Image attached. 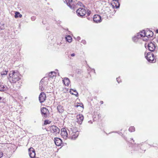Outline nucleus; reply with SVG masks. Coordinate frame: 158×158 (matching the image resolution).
I'll return each instance as SVG.
<instances>
[{"label": "nucleus", "instance_id": "f257e3e1", "mask_svg": "<svg viewBox=\"0 0 158 158\" xmlns=\"http://www.w3.org/2000/svg\"><path fill=\"white\" fill-rule=\"evenodd\" d=\"M21 76V75L18 72L13 71L11 73H10L9 74L10 77L9 79L10 80V82L13 83H15L20 79V76Z\"/></svg>", "mask_w": 158, "mask_h": 158}, {"label": "nucleus", "instance_id": "f03ea898", "mask_svg": "<svg viewBox=\"0 0 158 158\" xmlns=\"http://www.w3.org/2000/svg\"><path fill=\"white\" fill-rule=\"evenodd\" d=\"M156 53H152L151 52L147 53L146 52H145V57L147 60L150 62L154 63L156 62V59L155 60V57L154 56L155 55V57L157 56L156 55Z\"/></svg>", "mask_w": 158, "mask_h": 158}, {"label": "nucleus", "instance_id": "7ed1b4c3", "mask_svg": "<svg viewBox=\"0 0 158 158\" xmlns=\"http://www.w3.org/2000/svg\"><path fill=\"white\" fill-rule=\"evenodd\" d=\"M42 116L44 118H46L49 115V112L48 110L45 107L41 108L40 109Z\"/></svg>", "mask_w": 158, "mask_h": 158}, {"label": "nucleus", "instance_id": "20e7f679", "mask_svg": "<svg viewBox=\"0 0 158 158\" xmlns=\"http://www.w3.org/2000/svg\"><path fill=\"white\" fill-rule=\"evenodd\" d=\"M148 47L149 50L152 52H154L155 53H157L156 49V46L155 44L152 42L149 43L148 45Z\"/></svg>", "mask_w": 158, "mask_h": 158}, {"label": "nucleus", "instance_id": "39448f33", "mask_svg": "<svg viewBox=\"0 0 158 158\" xmlns=\"http://www.w3.org/2000/svg\"><path fill=\"white\" fill-rule=\"evenodd\" d=\"M48 79V78L47 77H44L43 78L41 81H40V83L42 84L41 86V88L40 89L41 90L43 91L44 89V87L45 85L47 84V82Z\"/></svg>", "mask_w": 158, "mask_h": 158}, {"label": "nucleus", "instance_id": "423d86ee", "mask_svg": "<svg viewBox=\"0 0 158 158\" xmlns=\"http://www.w3.org/2000/svg\"><path fill=\"white\" fill-rule=\"evenodd\" d=\"M79 134L78 131L73 132L72 130L69 131V138L72 139L74 140L77 138Z\"/></svg>", "mask_w": 158, "mask_h": 158}, {"label": "nucleus", "instance_id": "0eeeda50", "mask_svg": "<svg viewBox=\"0 0 158 158\" xmlns=\"http://www.w3.org/2000/svg\"><path fill=\"white\" fill-rule=\"evenodd\" d=\"M76 12L78 16L82 17L86 14V11L84 9L80 8L77 10Z\"/></svg>", "mask_w": 158, "mask_h": 158}, {"label": "nucleus", "instance_id": "6e6552de", "mask_svg": "<svg viewBox=\"0 0 158 158\" xmlns=\"http://www.w3.org/2000/svg\"><path fill=\"white\" fill-rule=\"evenodd\" d=\"M50 129L51 132L55 135L59 134L60 131V129L54 125L50 127Z\"/></svg>", "mask_w": 158, "mask_h": 158}, {"label": "nucleus", "instance_id": "1a4fd4ad", "mask_svg": "<svg viewBox=\"0 0 158 158\" xmlns=\"http://www.w3.org/2000/svg\"><path fill=\"white\" fill-rule=\"evenodd\" d=\"M28 153L30 156L31 158H34L35 154L34 149L32 147L28 149Z\"/></svg>", "mask_w": 158, "mask_h": 158}, {"label": "nucleus", "instance_id": "9d476101", "mask_svg": "<svg viewBox=\"0 0 158 158\" xmlns=\"http://www.w3.org/2000/svg\"><path fill=\"white\" fill-rule=\"evenodd\" d=\"M84 119V117L82 114H79L77 116V122L81 124Z\"/></svg>", "mask_w": 158, "mask_h": 158}, {"label": "nucleus", "instance_id": "9b49d317", "mask_svg": "<svg viewBox=\"0 0 158 158\" xmlns=\"http://www.w3.org/2000/svg\"><path fill=\"white\" fill-rule=\"evenodd\" d=\"M93 20L96 23H100L101 22V17L99 15H95L94 16Z\"/></svg>", "mask_w": 158, "mask_h": 158}, {"label": "nucleus", "instance_id": "f8f14e48", "mask_svg": "<svg viewBox=\"0 0 158 158\" xmlns=\"http://www.w3.org/2000/svg\"><path fill=\"white\" fill-rule=\"evenodd\" d=\"M61 135L64 139H66L67 138L68 134L65 128H63L61 129Z\"/></svg>", "mask_w": 158, "mask_h": 158}, {"label": "nucleus", "instance_id": "ddd939ff", "mask_svg": "<svg viewBox=\"0 0 158 158\" xmlns=\"http://www.w3.org/2000/svg\"><path fill=\"white\" fill-rule=\"evenodd\" d=\"M147 32H145L144 30L140 32L137 34V38L138 39H140L142 37H145L147 36Z\"/></svg>", "mask_w": 158, "mask_h": 158}, {"label": "nucleus", "instance_id": "4468645a", "mask_svg": "<svg viewBox=\"0 0 158 158\" xmlns=\"http://www.w3.org/2000/svg\"><path fill=\"white\" fill-rule=\"evenodd\" d=\"M54 142L55 144L58 146H60L62 144V140L60 138H55Z\"/></svg>", "mask_w": 158, "mask_h": 158}, {"label": "nucleus", "instance_id": "2eb2a0df", "mask_svg": "<svg viewBox=\"0 0 158 158\" xmlns=\"http://www.w3.org/2000/svg\"><path fill=\"white\" fill-rule=\"evenodd\" d=\"M118 0H114L111 2V4L113 8H115L117 9L119 8L120 4L118 2Z\"/></svg>", "mask_w": 158, "mask_h": 158}, {"label": "nucleus", "instance_id": "dca6fc26", "mask_svg": "<svg viewBox=\"0 0 158 158\" xmlns=\"http://www.w3.org/2000/svg\"><path fill=\"white\" fill-rule=\"evenodd\" d=\"M46 96L44 93H41L40 94V103L44 102L46 99Z\"/></svg>", "mask_w": 158, "mask_h": 158}, {"label": "nucleus", "instance_id": "f3484780", "mask_svg": "<svg viewBox=\"0 0 158 158\" xmlns=\"http://www.w3.org/2000/svg\"><path fill=\"white\" fill-rule=\"evenodd\" d=\"M56 73L55 72H51L49 73L48 76L49 78L53 79L56 77Z\"/></svg>", "mask_w": 158, "mask_h": 158}, {"label": "nucleus", "instance_id": "a211bd4d", "mask_svg": "<svg viewBox=\"0 0 158 158\" xmlns=\"http://www.w3.org/2000/svg\"><path fill=\"white\" fill-rule=\"evenodd\" d=\"M64 84L66 86H68L70 83V81L68 78L65 77L63 80Z\"/></svg>", "mask_w": 158, "mask_h": 158}, {"label": "nucleus", "instance_id": "6ab92c4d", "mask_svg": "<svg viewBox=\"0 0 158 158\" xmlns=\"http://www.w3.org/2000/svg\"><path fill=\"white\" fill-rule=\"evenodd\" d=\"M8 88L6 85H0V91H4L8 90Z\"/></svg>", "mask_w": 158, "mask_h": 158}, {"label": "nucleus", "instance_id": "aec40b11", "mask_svg": "<svg viewBox=\"0 0 158 158\" xmlns=\"http://www.w3.org/2000/svg\"><path fill=\"white\" fill-rule=\"evenodd\" d=\"M72 2V0H64V2L66 3L67 5L69 6L71 8H72L71 4Z\"/></svg>", "mask_w": 158, "mask_h": 158}, {"label": "nucleus", "instance_id": "412c9836", "mask_svg": "<svg viewBox=\"0 0 158 158\" xmlns=\"http://www.w3.org/2000/svg\"><path fill=\"white\" fill-rule=\"evenodd\" d=\"M57 109L60 113H62L64 111L63 106L60 105H59L57 106Z\"/></svg>", "mask_w": 158, "mask_h": 158}, {"label": "nucleus", "instance_id": "4be33fe9", "mask_svg": "<svg viewBox=\"0 0 158 158\" xmlns=\"http://www.w3.org/2000/svg\"><path fill=\"white\" fill-rule=\"evenodd\" d=\"M22 15L18 11H16L15 13V18H17L18 17L21 18Z\"/></svg>", "mask_w": 158, "mask_h": 158}, {"label": "nucleus", "instance_id": "5701e85b", "mask_svg": "<svg viewBox=\"0 0 158 158\" xmlns=\"http://www.w3.org/2000/svg\"><path fill=\"white\" fill-rule=\"evenodd\" d=\"M65 39L66 41L70 43L72 41V38L70 35H68L67 36L65 37Z\"/></svg>", "mask_w": 158, "mask_h": 158}, {"label": "nucleus", "instance_id": "b1692460", "mask_svg": "<svg viewBox=\"0 0 158 158\" xmlns=\"http://www.w3.org/2000/svg\"><path fill=\"white\" fill-rule=\"evenodd\" d=\"M8 71H6V70L2 71L1 72V74L2 76L6 75L7 74Z\"/></svg>", "mask_w": 158, "mask_h": 158}, {"label": "nucleus", "instance_id": "393cba45", "mask_svg": "<svg viewBox=\"0 0 158 158\" xmlns=\"http://www.w3.org/2000/svg\"><path fill=\"white\" fill-rule=\"evenodd\" d=\"M135 128L133 127H131L129 129V131L130 132H132L135 131Z\"/></svg>", "mask_w": 158, "mask_h": 158}, {"label": "nucleus", "instance_id": "a878e982", "mask_svg": "<svg viewBox=\"0 0 158 158\" xmlns=\"http://www.w3.org/2000/svg\"><path fill=\"white\" fill-rule=\"evenodd\" d=\"M70 90H72L75 93L74 94V95H75L77 97L78 96V93L77 91L76 90L74 89H70Z\"/></svg>", "mask_w": 158, "mask_h": 158}, {"label": "nucleus", "instance_id": "bb28decb", "mask_svg": "<svg viewBox=\"0 0 158 158\" xmlns=\"http://www.w3.org/2000/svg\"><path fill=\"white\" fill-rule=\"evenodd\" d=\"M137 38V35L133 37L132 38V40H133L135 42H136L137 41L138 39Z\"/></svg>", "mask_w": 158, "mask_h": 158}, {"label": "nucleus", "instance_id": "cd10ccee", "mask_svg": "<svg viewBox=\"0 0 158 158\" xmlns=\"http://www.w3.org/2000/svg\"><path fill=\"white\" fill-rule=\"evenodd\" d=\"M51 123V121H50L49 120H45L44 121V124L47 125L48 124L50 123Z\"/></svg>", "mask_w": 158, "mask_h": 158}, {"label": "nucleus", "instance_id": "c85d7f7f", "mask_svg": "<svg viewBox=\"0 0 158 158\" xmlns=\"http://www.w3.org/2000/svg\"><path fill=\"white\" fill-rule=\"evenodd\" d=\"M149 32L150 33V34L147 35V37L148 38L149 37H152L153 35V33L152 31H149Z\"/></svg>", "mask_w": 158, "mask_h": 158}, {"label": "nucleus", "instance_id": "c756f323", "mask_svg": "<svg viewBox=\"0 0 158 158\" xmlns=\"http://www.w3.org/2000/svg\"><path fill=\"white\" fill-rule=\"evenodd\" d=\"M91 11H90V10H88L86 11V13L87 15L88 16H89L90 15V14H91Z\"/></svg>", "mask_w": 158, "mask_h": 158}, {"label": "nucleus", "instance_id": "7c9ffc66", "mask_svg": "<svg viewBox=\"0 0 158 158\" xmlns=\"http://www.w3.org/2000/svg\"><path fill=\"white\" fill-rule=\"evenodd\" d=\"M116 80L118 83H119L121 81V80L119 77L118 78H116Z\"/></svg>", "mask_w": 158, "mask_h": 158}, {"label": "nucleus", "instance_id": "2f4dec72", "mask_svg": "<svg viewBox=\"0 0 158 158\" xmlns=\"http://www.w3.org/2000/svg\"><path fill=\"white\" fill-rule=\"evenodd\" d=\"M35 18H36L35 17L33 16L31 17V19L32 20L34 21L35 19Z\"/></svg>", "mask_w": 158, "mask_h": 158}, {"label": "nucleus", "instance_id": "473e14b6", "mask_svg": "<svg viewBox=\"0 0 158 158\" xmlns=\"http://www.w3.org/2000/svg\"><path fill=\"white\" fill-rule=\"evenodd\" d=\"M81 42L84 44H85L86 42L85 40H83L81 41Z\"/></svg>", "mask_w": 158, "mask_h": 158}, {"label": "nucleus", "instance_id": "72a5a7b5", "mask_svg": "<svg viewBox=\"0 0 158 158\" xmlns=\"http://www.w3.org/2000/svg\"><path fill=\"white\" fill-rule=\"evenodd\" d=\"M3 155V153L2 152H0V158Z\"/></svg>", "mask_w": 158, "mask_h": 158}, {"label": "nucleus", "instance_id": "f704fd0d", "mask_svg": "<svg viewBox=\"0 0 158 158\" xmlns=\"http://www.w3.org/2000/svg\"><path fill=\"white\" fill-rule=\"evenodd\" d=\"M156 41L158 43V36L156 37Z\"/></svg>", "mask_w": 158, "mask_h": 158}, {"label": "nucleus", "instance_id": "c9c22d12", "mask_svg": "<svg viewBox=\"0 0 158 158\" xmlns=\"http://www.w3.org/2000/svg\"><path fill=\"white\" fill-rule=\"evenodd\" d=\"M81 38L79 36H78L77 38V40H80Z\"/></svg>", "mask_w": 158, "mask_h": 158}, {"label": "nucleus", "instance_id": "e433bc0d", "mask_svg": "<svg viewBox=\"0 0 158 158\" xmlns=\"http://www.w3.org/2000/svg\"><path fill=\"white\" fill-rule=\"evenodd\" d=\"M71 56L73 57L74 56H75V54L74 53H72L71 54Z\"/></svg>", "mask_w": 158, "mask_h": 158}, {"label": "nucleus", "instance_id": "4c0bfd02", "mask_svg": "<svg viewBox=\"0 0 158 158\" xmlns=\"http://www.w3.org/2000/svg\"><path fill=\"white\" fill-rule=\"evenodd\" d=\"M4 27H3V26H2V27H0V29L1 30H2V29H4Z\"/></svg>", "mask_w": 158, "mask_h": 158}, {"label": "nucleus", "instance_id": "58836bf2", "mask_svg": "<svg viewBox=\"0 0 158 158\" xmlns=\"http://www.w3.org/2000/svg\"><path fill=\"white\" fill-rule=\"evenodd\" d=\"M72 90H70V94H73V95H74V93H73L72 92Z\"/></svg>", "mask_w": 158, "mask_h": 158}, {"label": "nucleus", "instance_id": "ea45409f", "mask_svg": "<svg viewBox=\"0 0 158 158\" xmlns=\"http://www.w3.org/2000/svg\"><path fill=\"white\" fill-rule=\"evenodd\" d=\"M100 103L101 104H103V102L102 101H101L100 102Z\"/></svg>", "mask_w": 158, "mask_h": 158}, {"label": "nucleus", "instance_id": "a19ab883", "mask_svg": "<svg viewBox=\"0 0 158 158\" xmlns=\"http://www.w3.org/2000/svg\"><path fill=\"white\" fill-rule=\"evenodd\" d=\"M156 33H158V29H157L156 31Z\"/></svg>", "mask_w": 158, "mask_h": 158}, {"label": "nucleus", "instance_id": "79ce46f5", "mask_svg": "<svg viewBox=\"0 0 158 158\" xmlns=\"http://www.w3.org/2000/svg\"><path fill=\"white\" fill-rule=\"evenodd\" d=\"M88 123H92V122H91V121H89L88 122Z\"/></svg>", "mask_w": 158, "mask_h": 158}, {"label": "nucleus", "instance_id": "37998d69", "mask_svg": "<svg viewBox=\"0 0 158 158\" xmlns=\"http://www.w3.org/2000/svg\"><path fill=\"white\" fill-rule=\"evenodd\" d=\"M148 40V39H143V40Z\"/></svg>", "mask_w": 158, "mask_h": 158}, {"label": "nucleus", "instance_id": "c03bdc74", "mask_svg": "<svg viewBox=\"0 0 158 158\" xmlns=\"http://www.w3.org/2000/svg\"><path fill=\"white\" fill-rule=\"evenodd\" d=\"M93 70H94V73H95V69H93Z\"/></svg>", "mask_w": 158, "mask_h": 158}, {"label": "nucleus", "instance_id": "a18cd8bd", "mask_svg": "<svg viewBox=\"0 0 158 158\" xmlns=\"http://www.w3.org/2000/svg\"><path fill=\"white\" fill-rule=\"evenodd\" d=\"M38 98H39V101H40V95L39 96Z\"/></svg>", "mask_w": 158, "mask_h": 158}]
</instances>
